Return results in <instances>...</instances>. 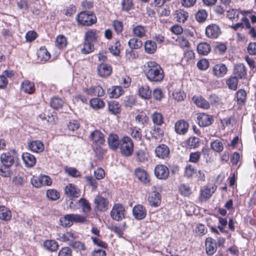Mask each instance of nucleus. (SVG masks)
Returning a JSON list of instances; mask_svg holds the SVG:
<instances>
[{
    "mask_svg": "<svg viewBox=\"0 0 256 256\" xmlns=\"http://www.w3.org/2000/svg\"><path fill=\"white\" fill-rule=\"evenodd\" d=\"M144 72L146 78L151 82H160L164 76L162 68L154 62H147L144 65Z\"/></svg>",
    "mask_w": 256,
    "mask_h": 256,
    "instance_id": "obj_1",
    "label": "nucleus"
},
{
    "mask_svg": "<svg viewBox=\"0 0 256 256\" xmlns=\"http://www.w3.org/2000/svg\"><path fill=\"white\" fill-rule=\"evenodd\" d=\"M120 148L122 154L126 156H131L134 151V144L128 136H124L120 140Z\"/></svg>",
    "mask_w": 256,
    "mask_h": 256,
    "instance_id": "obj_2",
    "label": "nucleus"
},
{
    "mask_svg": "<svg viewBox=\"0 0 256 256\" xmlns=\"http://www.w3.org/2000/svg\"><path fill=\"white\" fill-rule=\"evenodd\" d=\"M76 20L78 24L89 26L95 23L96 17L92 14H88L85 12H80L76 16Z\"/></svg>",
    "mask_w": 256,
    "mask_h": 256,
    "instance_id": "obj_3",
    "label": "nucleus"
},
{
    "mask_svg": "<svg viewBox=\"0 0 256 256\" xmlns=\"http://www.w3.org/2000/svg\"><path fill=\"white\" fill-rule=\"evenodd\" d=\"M110 214L113 220L116 221H120L125 216V208L122 204H116L114 206L111 210Z\"/></svg>",
    "mask_w": 256,
    "mask_h": 256,
    "instance_id": "obj_4",
    "label": "nucleus"
},
{
    "mask_svg": "<svg viewBox=\"0 0 256 256\" xmlns=\"http://www.w3.org/2000/svg\"><path fill=\"white\" fill-rule=\"evenodd\" d=\"M17 154L14 150H10L3 153L0 156V161L2 164L7 166H12L14 160L16 158Z\"/></svg>",
    "mask_w": 256,
    "mask_h": 256,
    "instance_id": "obj_5",
    "label": "nucleus"
},
{
    "mask_svg": "<svg viewBox=\"0 0 256 256\" xmlns=\"http://www.w3.org/2000/svg\"><path fill=\"white\" fill-rule=\"evenodd\" d=\"M155 176L160 180H166L169 176L170 171L168 168L164 164H158L154 170Z\"/></svg>",
    "mask_w": 256,
    "mask_h": 256,
    "instance_id": "obj_6",
    "label": "nucleus"
},
{
    "mask_svg": "<svg viewBox=\"0 0 256 256\" xmlns=\"http://www.w3.org/2000/svg\"><path fill=\"white\" fill-rule=\"evenodd\" d=\"M81 191L78 186L72 184H68L64 189V194L68 198H77L80 195Z\"/></svg>",
    "mask_w": 256,
    "mask_h": 256,
    "instance_id": "obj_7",
    "label": "nucleus"
},
{
    "mask_svg": "<svg viewBox=\"0 0 256 256\" xmlns=\"http://www.w3.org/2000/svg\"><path fill=\"white\" fill-rule=\"evenodd\" d=\"M220 34V28L216 24H210L206 28V34L209 38H216Z\"/></svg>",
    "mask_w": 256,
    "mask_h": 256,
    "instance_id": "obj_8",
    "label": "nucleus"
},
{
    "mask_svg": "<svg viewBox=\"0 0 256 256\" xmlns=\"http://www.w3.org/2000/svg\"><path fill=\"white\" fill-rule=\"evenodd\" d=\"M94 204L96 210L104 212L108 209V202L106 198L98 196L94 199Z\"/></svg>",
    "mask_w": 256,
    "mask_h": 256,
    "instance_id": "obj_9",
    "label": "nucleus"
},
{
    "mask_svg": "<svg viewBox=\"0 0 256 256\" xmlns=\"http://www.w3.org/2000/svg\"><path fill=\"white\" fill-rule=\"evenodd\" d=\"M213 74L218 78H220L224 77L228 72V68L226 66L222 63L215 64L212 70Z\"/></svg>",
    "mask_w": 256,
    "mask_h": 256,
    "instance_id": "obj_10",
    "label": "nucleus"
},
{
    "mask_svg": "<svg viewBox=\"0 0 256 256\" xmlns=\"http://www.w3.org/2000/svg\"><path fill=\"white\" fill-rule=\"evenodd\" d=\"M90 139L92 141V146L104 144V134L98 130H96L90 134Z\"/></svg>",
    "mask_w": 256,
    "mask_h": 256,
    "instance_id": "obj_11",
    "label": "nucleus"
},
{
    "mask_svg": "<svg viewBox=\"0 0 256 256\" xmlns=\"http://www.w3.org/2000/svg\"><path fill=\"white\" fill-rule=\"evenodd\" d=\"M197 120L200 126L204 127L211 124L212 122L213 118L211 116L204 113H200L198 116Z\"/></svg>",
    "mask_w": 256,
    "mask_h": 256,
    "instance_id": "obj_12",
    "label": "nucleus"
},
{
    "mask_svg": "<svg viewBox=\"0 0 256 256\" xmlns=\"http://www.w3.org/2000/svg\"><path fill=\"white\" fill-rule=\"evenodd\" d=\"M97 71L99 76L102 78H106L111 74L112 68L108 64L102 63L98 66Z\"/></svg>",
    "mask_w": 256,
    "mask_h": 256,
    "instance_id": "obj_13",
    "label": "nucleus"
},
{
    "mask_svg": "<svg viewBox=\"0 0 256 256\" xmlns=\"http://www.w3.org/2000/svg\"><path fill=\"white\" fill-rule=\"evenodd\" d=\"M132 214L136 219L141 220L146 217V210L142 205L138 204L133 208Z\"/></svg>",
    "mask_w": 256,
    "mask_h": 256,
    "instance_id": "obj_14",
    "label": "nucleus"
},
{
    "mask_svg": "<svg viewBox=\"0 0 256 256\" xmlns=\"http://www.w3.org/2000/svg\"><path fill=\"white\" fill-rule=\"evenodd\" d=\"M155 154L156 157L162 159H165L170 155V149L165 144H160L156 147Z\"/></svg>",
    "mask_w": 256,
    "mask_h": 256,
    "instance_id": "obj_15",
    "label": "nucleus"
},
{
    "mask_svg": "<svg viewBox=\"0 0 256 256\" xmlns=\"http://www.w3.org/2000/svg\"><path fill=\"white\" fill-rule=\"evenodd\" d=\"M148 200L151 206L158 207L161 203V196L158 192L154 191L150 194Z\"/></svg>",
    "mask_w": 256,
    "mask_h": 256,
    "instance_id": "obj_16",
    "label": "nucleus"
},
{
    "mask_svg": "<svg viewBox=\"0 0 256 256\" xmlns=\"http://www.w3.org/2000/svg\"><path fill=\"white\" fill-rule=\"evenodd\" d=\"M233 74L238 78H245L246 76V69L245 66L242 63L236 64L234 66Z\"/></svg>",
    "mask_w": 256,
    "mask_h": 256,
    "instance_id": "obj_17",
    "label": "nucleus"
},
{
    "mask_svg": "<svg viewBox=\"0 0 256 256\" xmlns=\"http://www.w3.org/2000/svg\"><path fill=\"white\" fill-rule=\"evenodd\" d=\"M188 124L184 120H180L176 122L174 125V130L178 134H184L188 130Z\"/></svg>",
    "mask_w": 256,
    "mask_h": 256,
    "instance_id": "obj_18",
    "label": "nucleus"
},
{
    "mask_svg": "<svg viewBox=\"0 0 256 256\" xmlns=\"http://www.w3.org/2000/svg\"><path fill=\"white\" fill-rule=\"evenodd\" d=\"M217 249L216 240L212 238H208L206 240V250L207 254L212 256Z\"/></svg>",
    "mask_w": 256,
    "mask_h": 256,
    "instance_id": "obj_19",
    "label": "nucleus"
},
{
    "mask_svg": "<svg viewBox=\"0 0 256 256\" xmlns=\"http://www.w3.org/2000/svg\"><path fill=\"white\" fill-rule=\"evenodd\" d=\"M20 88L22 91L28 94H32L36 90L34 82L28 80H24L23 81L22 83Z\"/></svg>",
    "mask_w": 256,
    "mask_h": 256,
    "instance_id": "obj_20",
    "label": "nucleus"
},
{
    "mask_svg": "<svg viewBox=\"0 0 256 256\" xmlns=\"http://www.w3.org/2000/svg\"><path fill=\"white\" fill-rule=\"evenodd\" d=\"M29 148L33 152L40 153L44 151V146L42 142L40 140H34L28 144Z\"/></svg>",
    "mask_w": 256,
    "mask_h": 256,
    "instance_id": "obj_21",
    "label": "nucleus"
},
{
    "mask_svg": "<svg viewBox=\"0 0 256 256\" xmlns=\"http://www.w3.org/2000/svg\"><path fill=\"white\" fill-rule=\"evenodd\" d=\"M42 246L46 250L50 252H54L58 249L59 245L54 240H47L44 242Z\"/></svg>",
    "mask_w": 256,
    "mask_h": 256,
    "instance_id": "obj_22",
    "label": "nucleus"
},
{
    "mask_svg": "<svg viewBox=\"0 0 256 256\" xmlns=\"http://www.w3.org/2000/svg\"><path fill=\"white\" fill-rule=\"evenodd\" d=\"M22 158L24 162L27 167H32L36 163V158L31 154L24 152L22 154Z\"/></svg>",
    "mask_w": 256,
    "mask_h": 256,
    "instance_id": "obj_23",
    "label": "nucleus"
},
{
    "mask_svg": "<svg viewBox=\"0 0 256 256\" xmlns=\"http://www.w3.org/2000/svg\"><path fill=\"white\" fill-rule=\"evenodd\" d=\"M132 32L134 36L142 38L146 36V29L144 26L137 25L133 27Z\"/></svg>",
    "mask_w": 256,
    "mask_h": 256,
    "instance_id": "obj_24",
    "label": "nucleus"
},
{
    "mask_svg": "<svg viewBox=\"0 0 256 256\" xmlns=\"http://www.w3.org/2000/svg\"><path fill=\"white\" fill-rule=\"evenodd\" d=\"M135 174L138 178L142 182L146 184L150 182V178L148 174L143 169L140 168H136Z\"/></svg>",
    "mask_w": 256,
    "mask_h": 256,
    "instance_id": "obj_25",
    "label": "nucleus"
},
{
    "mask_svg": "<svg viewBox=\"0 0 256 256\" xmlns=\"http://www.w3.org/2000/svg\"><path fill=\"white\" fill-rule=\"evenodd\" d=\"M140 96L143 99L148 100L152 96V91L147 84L142 85L138 90Z\"/></svg>",
    "mask_w": 256,
    "mask_h": 256,
    "instance_id": "obj_26",
    "label": "nucleus"
},
{
    "mask_svg": "<svg viewBox=\"0 0 256 256\" xmlns=\"http://www.w3.org/2000/svg\"><path fill=\"white\" fill-rule=\"evenodd\" d=\"M38 59L42 62L48 61L50 58V54L44 46L41 47L37 52Z\"/></svg>",
    "mask_w": 256,
    "mask_h": 256,
    "instance_id": "obj_27",
    "label": "nucleus"
},
{
    "mask_svg": "<svg viewBox=\"0 0 256 256\" xmlns=\"http://www.w3.org/2000/svg\"><path fill=\"white\" fill-rule=\"evenodd\" d=\"M123 90L122 87L113 86L108 90L107 93L110 98H118L122 94Z\"/></svg>",
    "mask_w": 256,
    "mask_h": 256,
    "instance_id": "obj_28",
    "label": "nucleus"
},
{
    "mask_svg": "<svg viewBox=\"0 0 256 256\" xmlns=\"http://www.w3.org/2000/svg\"><path fill=\"white\" fill-rule=\"evenodd\" d=\"M192 100L194 103L200 108L208 109L210 106L209 102L201 96H194Z\"/></svg>",
    "mask_w": 256,
    "mask_h": 256,
    "instance_id": "obj_29",
    "label": "nucleus"
},
{
    "mask_svg": "<svg viewBox=\"0 0 256 256\" xmlns=\"http://www.w3.org/2000/svg\"><path fill=\"white\" fill-rule=\"evenodd\" d=\"M12 216V212L9 208L4 206H0V220L8 222L11 220Z\"/></svg>",
    "mask_w": 256,
    "mask_h": 256,
    "instance_id": "obj_30",
    "label": "nucleus"
},
{
    "mask_svg": "<svg viewBox=\"0 0 256 256\" xmlns=\"http://www.w3.org/2000/svg\"><path fill=\"white\" fill-rule=\"evenodd\" d=\"M108 110L114 114H120L121 112V106L118 102L112 100L108 102Z\"/></svg>",
    "mask_w": 256,
    "mask_h": 256,
    "instance_id": "obj_31",
    "label": "nucleus"
},
{
    "mask_svg": "<svg viewBox=\"0 0 256 256\" xmlns=\"http://www.w3.org/2000/svg\"><path fill=\"white\" fill-rule=\"evenodd\" d=\"M145 51L149 54H154L157 49V46L156 42L152 40H147L144 44Z\"/></svg>",
    "mask_w": 256,
    "mask_h": 256,
    "instance_id": "obj_32",
    "label": "nucleus"
},
{
    "mask_svg": "<svg viewBox=\"0 0 256 256\" xmlns=\"http://www.w3.org/2000/svg\"><path fill=\"white\" fill-rule=\"evenodd\" d=\"M98 38L97 32L96 30H90L85 34L84 40L92 43L94 44Z\"/></svg>",
    "mask_w": 256,
    "mask_h": 256,
    "instance_id": "obj_33",
    "label": "nucleus"
},
{
    "mask_svg": "<svg viewBox=\"0 0 256 256\" xmlns=\"http://www.w3.org/2000/svg\"><path fill=\"white\" fill-rule=\"evenodd\" d=\"M232 28L236 30L240 28H251V24L249 20L247 18L243 16L241 19V22L236 24L232 26Z\"/></svg>",
    "mask_w": 256,
    "mask_h": 256,
    "instance_id": "obj_34",
    "label": "nucleus"
},
{
    "mask_svg": "<svg viewBox=\"0 0 256 256\" xmlns=\"http://www.w3.org/2000/svg\"><path fill=\"white\" fill-rule=\"evenodd\" d=\"M109 146L113 150H116L120 146V141L118 140V136L115 134L110 135L108 138Z\"/></svg>",
    "mask_w": 256,
    "mask_h": 256,
    "instance_id": "obj_35",
    "label": "nucleus"
},
{
    "mask_svg": "<svg viewBox=\"0 0 256 256\" xmlns=\"http://www.w3.org/2000/svg\"><path fill=\"white\" fill-rule=\"evenodd\" d=\"M76 238V235L75 233L72 232H68L60 236V240L62 242H72Z\"/></svg>",
    "mask_w": 256,
    "mask_h": 256,
    "instance_id": "obj_36",
    "label": "nucleus"
},
{
    "mask_svg": "<svg viewBox=\"0 0 256 256\" xmlns=\"http://www.w3.org/2000/svg\"><path fill=\"white\" fill-rule=\"evenodd\" d=\"M197 50L201 55H206L210 52V47L206 42H201L198 45Z\"/></svg>",
    "mask_w": 256,
    "mask_h": 256,
    "instance_id": "obj_37",
    "label": "nucleus"
},
{
    "mask_svg": "<svg viewBox=\"0 0 256 256\" xmlns=\"http://www.w3.org/2000/svg\"><path fill=\"white\" fill-rule=\"evenodd\" d=\"M64 104V100L58 96L52 98L50 100L51 107L56 110L61 108Z\"/></svg>",
    "mask_w": 256,
    "mask_h": 256,
    "instance_id": "obj_38",
    "label": "nucleus"
},
{
    "mask_svg": "<svg viewBox=\"0 0 256 256\" xmlns=\"http://www.w3.org/2000/svg\"><path fill=\"white\" fill-rule=\"evenodd\" d=\"M56 46L60 49H62L66 47L68 42L66 37L64 35H58L56 39Z\"/></svg>",
    "mask_w": 256,
    "mask_h": 256,
    "instance_id": "obj_39",
    "label": "nucleus"
},
{
    "mask_svg": "<svg viewBox=\"0 0 256 256\" xmlns=\"http://www.w3.org/2000/svg\"><path fill=\"white\" fill-rule=\"evenodd\" d=\"M186 146L189 148H194L199 146L200 138L196 136L190 137L186 141Z\"/></svg>",
    "mask_w": 256,
    "mask_h": 256,
    "instance_id": "obj_40",
    "label": "nucleus"
},
{
    "mask_svg": "<svg viewBox=\"0 0 256 256\" xmlns=\"http://www.w3.org/2000/svg\"><path fill=\"white\" fill-rule=\"evenodd\" d=\"M188 16V13L184 10H178L176 12L175 18L178 22H184L187 20Z\"/></svg>",
    "mask_w": 256,
    "mask_h": 256,
    "instance_id": "obj_41",
    "label": "nucleus"
},
{
    "mask_svg": "<svg viewBox=\"0 0 256 256\" xmlns=\"http://www.w3.org/2000/svg\"><path fill=\"white\" fill-rule=\"evenodd\" d=\"M90 106L95 110L102 108L104 106V102L98 98H94L90 100Z\"/></svg>",
    "mask_w": 256,
    "mask_h": 256,
    "instance_id": "obj_42",
    "label": "nucleus"
},
{
    "mask_svg": "<svg viewBox=\"0 0 256 256\" xmlns=\"http://www.w3.org/2000/svg\"><path fill=\"white\" fill-rule=\"evenodd\" d=\"M80 206L82 208L84 214H88L91 210V206L88 201L84 198H81L78 201Z\"/></svg>",
    "mask_w": 256,
    "mask_h": 256,
    "instance_id": "obj_43",
    "label": "nucleus"
},
{
    "mask_svg": "<svg viewBox=\"0 0 256 256\" xmlns=\"http://www.w3.org/2000/svg\"><path fill=\"white\" fill-rule=\"evenodd\" d=\"M94 50V44L84 40L82 47L80 50L81 53L86 54L92 52Z\"/></svg>",
    "mask_w": 256,
    "mask_h": 256,
    "instance_id": "obj_44",
    "label": "nucleus"
},
{
    "mask_svg": "<svg viewBox=\"0 0 256 256\" xmlns=\"http://www.w3.org/2000/svg\"><path fill=\"white\" fill-rule=\"evenodd\" d=\"M128 44L130 48L132 50L138 49L142 46V42L137 38H132L129 40Z\"/></svg>",
    "mask_w": 256,
    "mask_h": 256,
    "instance_id": "obj_45",
    "label": "nucleus"
},
{
    "mask_svg": "<svg viewBox=\"0 0 256 256\" xmlns=\"http://www.w3.org/2000/svg\"><path fill=\"white\" fill-rule=\"evenodd\" d=\"M238 78L236 76L230 77L226 81V84L228 88L232 90H236L238 86Z\"/></svg>",
    "mask_w": 256,
    "mask_h": 256,
    "instance_id": "obj_46",
    "label": "nucleus"
},
{
    "mask_svg": "<svg viewBox=\"0 0 256 256\" xmlns=\"http://www.w3.org/2000/svg\"><path fill=\"white\" fill-rule=\"evenodd\" d=\"M251 20V28H248L249 34L254 38H256V16L252 15L250 17Z\"/></svg>",
    "mask_w": 256,
    "mask_h": 256,
    "instance_id": "obj_47",
    "label": "nucleus"
},
{
    "mask_svg": "<svg viewBox=\"0 0 256 256\" xmlns=\"http://www.w3.org/2000/svg\"><path fill=\"white\" fill-rule=\"evenodd\" d=\"M214 191L215 188L214 186L206 187L201 191V198H210Z\"/></svg>",
    "mask_w": 256,
    "mask_h": 256,
    "instance_id": "obj_48",
    "label": "nucleus"
},
{
    "mask_svg": "<svg viewBox=\"0 0 256 256\" xmlns=\"http://www.w3.org/2000/svg\"><path fill=\"white\" fill-rule=\"evenodd\" d=\"M210 146L212 150L218 152H221L224 148L223 144L219 140H216L211 142Z\"/></svg>",
    "mask_w": 256,
    "mask_h": 256,
    "instance_id": "obj_49",
    "label": "nucleus"
},
{
    "mask_svg": "<svg viewBox=\"0 0 256 256\" xmlns=\"http://www.w3.org/2000/svg\"><path fill=\"white\" fill-rule=\"evenodd\" d=\"M152 119L154 124L160 126L164 122V118L161 114L155 112L152 115Z\"/></svg>",
    "mask_w": 256,
    "mask_h": 256,
    "instance_id": "obj_50",
    "label": "nucleus"
},
{
    "mask_svg": "<svg viewBox=\"0 0 256 256\" xmlns=\"http://www.w3.org/2000/svg\"><path fill=\"white\" fill-rule=\"evenodd\" d=\"M10 167L11 166H4V164L0 166V175L4 177L10 176L12 174L10 169Z\"/></svg>",
    "mask_w": 256,
    "mask_h": 256,
    "instance_id": "obj_51",
    "label": "nucleus"
},
{
    "mask_svg": "<svg viewBox=\"0 0 256 256\" xmlns=\"http://www.w3.org/2000/svg\"><path fill=\"white\" fill-rule=\"evenodd\" d=\"M207 16L208 14L206 10H200L196 13L195 18L198 22H203L206 20Z\"/></svg>",
    "mask_w": 256,
    "mask_h": 256,
    "instance_id": "obj_52",
    "label": "nucleus"
},
{
    "mask_svg": "<svg viewBox=\"0 0 256 256\" xmlns=\"http://www.w3.org/2000/svg\"><path fill=\"white\" fill-rule=\"evenodd\" d=\"M172 94L174 98L178 101L183 100L186 97V94L181 90L180 88L175 89L172 92Z\"/></svg>",
    "mask_w": 256,
    "mask_h": 256,
    "instance_id": "obj_53",
    "label": "nucleus"
},
{
    "mask_svg": "<svg viewBox=\"0 0 256 256\" xmlns=\"http://www.w3.org/2000/svg\"><path fill=\"white\" fill-rule=\"evenodd\" d=\"M60 220L61 225L65 227H70L72 224L70 214L65 215L64 217L61 218Z\"/></svg>",
    "mask_w": 256,
    "mask_h": 256,
    "instance_id": "obj_54",
    "label": "nucleus"
},
{
    "mask_svg": "<svg viewBox=\"0 0 256 256\" xmlns=\"http://www.w3.org/2000/svg\"><path fill=\"white\" fill-rule=\"evenodd\" d=\"M132 136L136 140H140L142 138V132L140 128L134 126L130 129Z\"/></svg>",
    "mask_w": 256,
    "mask_h": 256,
    "instance_id": "obj_55",
    "label": "nucleus"
},
{
    "mask_svg": "<svg viewBox=\"0 0 256 256\" xmlns=\"http://www.w3.org/2000/svg\"><path fill=\"white\" fill-rule=\"evenodd\" d=\"M77 252H82L85 250V245L80 241H72L69 244Z\"/></svg>",
    "mask_w": 256,
    "mask_h": 256,
    "instance_id": "obj_56",
    "label": "nucleus"
},
{
    "mask_svg": "<svg viewBox=\"0 0 256 256\" xmlns=\"http://www.w3.org/2000/svg\"><path fill=\"white\" fill-rule=\"evenodd\" d=\"M46 196L48 198L55 200L60 198V193L56 190L53 189L48 190L46 192Z\"/></svg>",
    "mask_w": 256,
    "mask_h": 256,
    "instance_id": "obj_57",
    "label": "nucleus"
},
{
    "mask_svg": "<svg viewBox=\"0 0 256 256\" xmlns=\"http://www.w3.org/2000/svg\"><path fill=\"white\" fill-rule=\"evenodd\" d=\"M196 174L194 167L190 164L186 166L184 170V175L188 178H191Z\"/></svg>",
    "mask_w": 256,
    "mask_h": 256,
    "instance_id": "obj_58",
    "label": "nucleus"
},
{
    "mask_svg": "<svg viewBox=\"0 0 256 256\" xmlns=\"http://www.w3.org/2000/svg\"><path fill=\"white\" fill-rule=\"evenodd\" d=\"M136 160L140 162H143L147 160L148 154L142 150H138L136 153Z\"/></svg>",
    "mask_w": 256,
    "mask_h": 256,
    "instance_id": "obj_59",
    "label": "nucleus"
},
{
    "mask_svg": "<svg viewBox=\"0 0 256 256\" xmlns=\"http://www.w3.org/2000/svg\"><path fill=\"white\" fill-rule=\"evenodd\" d=\"M176 42L178 44L181 48H188L190 45L188 40L184 35L178 36L176 40Z\"/></svg>",
    "mask_w": 256,
    "mask_h": 256,
    "instance_id": "obj_60",
    "label": "nucleus"
},
{
    "mask_svg": "<svg viewBox=\"0 0 256 256\" xmlns=\"http://www.w3.org/2000/svg\"><path fill=\"white\" fill-rule=\"evenodd\" d=\"M246 92L244 90H240L236 92L237 101L239 104H242L245 102L246 100Z\"/></svg>",
    "mask_w": 256,
    "mask_h": 256,
    "instance_id": "obj_61",
    "label": "nucleus"
},
{
    "mask_svg": "<svg viewBox=\"0 0 256 256\" xmlns=\"http://www.w3.org/2000/svg\"><path fill=\"white\" fill-rule=\"evenodd\" d=\"M103 145H94L92 146L98 158H102L103 154L105 153L106 150L102 148Z\"/></svg>",
    "mask_w": 256,
    "mask_h": 256,
    "instance_id": "obj_62",
    "label": "nucleus"
},
{
    "mask_svg": "<svg viewBox=\"0 0 256 256\" xmlns=\"http://www.w3.org/2000/svg\"><path fill=\"white\" fill-rule=\"evenodd\" d=\"M179 191L180 194L184 196H188L191 194L190 186L184 184H182L180 186Z\"/></svg>",
    "mask_w": 256,
    "mask_h": 256,
    "instance_id": "obj_63",
    "label": "nucleus"
},
{
    "mask_svg": "<svg viewBox=\"0 0 256 256\" xmlns=\"http://www.w3.org/2000/svg\"><path fill=\"white\" fill-rule=\"evenodd\" d=\"M197 66L200 70H206L209 66V62L206 58L201 59L198 62Z\"/></svg>",
    "mask_w": 256,
    "mask_h": 256,
    "instance_id": "obj_64",
    "label": "nucleus"
}]
</instances>
